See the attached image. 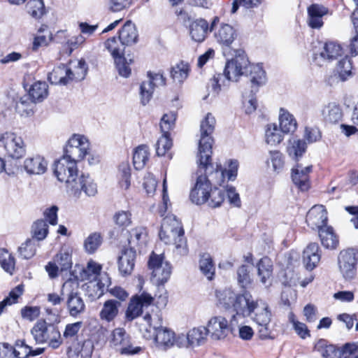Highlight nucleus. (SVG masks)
I'll return each mask as SVG.
<instances>
[{"label":"nucleus","mask_w":358,"mask_h":358,"mask_svg":"<svg viewBox=\"0 0 358 358\" xmlns=\"http://www.w3.org/2000/svg\"><path fill=\"white\" fill-rule=\"evenodd\" d=\"M343 110L341 106L334 102L324 105L321 110V116L326 123L337 124L343 118Z\"/></svg>","instance_id":"26"},{"label":"nucleus","mask_w":358,"mask_h":358,"mask_svg":"<svg viewBox=\"0 0 358 358\" xmlns=\"http://www.w3.org/2000/svg\"><path fill=\"white\" fill-rule=\"evenodd\" d=\"M248 73L250 78L251 92L256 93L259 87L266 82V72L262 65L250 64Z\"/></svg>","instance_id":"25"},{"label":"nucleus","mask_w":358,"mask_h":358,"mask_svg":"<svg viewBox=\"0 0 358 358\" xmlns=\"http://www.w3.org/2000/svg\"><path fill=\"white\" fill-rule=\"evenodd\" d=\"M26 8L29 14L34 18H41L45 13L43 0H29Z\"/></svg>","instance_id":"53"},{"label":"nucleus","mask_w":358,"mask_h":358,"mask_svg":"<svg viewBox=\"0 0 358 358\" xmlns=\"http://www.w3.org/2000/svg\"><path fill=\"white\" fill-rule=\"evenodd\" d=\"M113 220L118 227L126 228L132 223L131 213L129 210H119L113 215Z\"/></svg>","instance_id":"55"},{"label":"nucleus","mask_w":358,"mask_h":358,"mask_svg":"<svg viewBox=\"0 0 358 358\" xmlns=\"http://www.w3.org/2000/svg\"><path fill=\"white\" fill-rule=\"evenodd\" d=\"M68 190L75 195L83 192L89 196H93L97 193V186L89 175L81 174L68 187Z\"/></svg>","instance_id":"16"},{"label":"nucleus","mask_w":358,"mask_h":358,"mask_svg":"<svg viewBox=\"0 0 358 358\" xmlns=\"http://www.w3.org/2000/svg\"><path fill=\"white\" fill-rule=\"evenodd\" d=\"M54 174L60 182L66 183V188L78 177L77 164L73 160L62 157L53 165Z\"/></svg>","instance_id":"9"},{"label":"nucleus","mask_w":358,"mask_h":358,"mask_svg":"<svg viewBox=\"0 0 358 358\" xmlns=\"http://www.w3.org/2000/svg\"><path fill=\"white\" fill-rule=\"evenodd\" d=\"M120 306V302L116 300L110 299L106 301L99 314L101 319L107 322L113 320L118 314Z\"/></svg>","instance_id":"39"},{"label":"nucleus","mask_w":358,"mask_h":358,"mask_svg":"<svg viewBox=\"0 0 358 358\" xmlns=\"http://www.w3.org/2000/svg\"><path fill=\"white\" fill-rule=\"evenodd\" d=\"M321 254L317 243H310L303 252V262L306 269L312 271L320 261Z\"/></svg>","instance_id":"22"},{"label":"nucleus","mask_w":358,"mask_h":358,"mask_svg":"<svg viewBox=\"0 0 358 358\" xmlns=\"http://www.w3.org/2000/svg\"><path fill=\"white\" fill-rule=\"evenodd\" d=\"M189 29L192 39L201 43L205 40L209 27L206 20L199 18L192 21L189 24Z\"/></svg>","instance_id":"28"},{"label":"nucleus","mask_w":358,"mask_h":358,"mask_svg":"<svg viewBox=\"0 0 358 358\" xmlns=\"http://www.w3.org/2000/svg\"><path fill=\"white\" fill-rule=\"evenodd\" d=\"M328 13V8L322 5L314 3L308 8V25L313 29L323 26L322 17Z\"/></svg>","instance_id":"23"},{"label":"nucleus","mask_w":358,"mask_h":358,"mask_svg":"<svg viewBox=\"0 0 358 358\" xmlns=\"http://www.w3.org/2000/svg\"><path fill=\"white\" fill-rule=\"evenodd\" d=\"M172 141L169 134H162L156 143V152L158 156H164L171 149Z\"/></svg>","instance_id":"56"},{"label":"nucleus","mask_w":358,"mask_h":358,"mask_svg":"<svg viewBox=\"0 0 358 358\" xmlns=\"http://www.w3.org/2000/svg\"><path fill=\"white\" fill-rule=\"evenodd\" d=\"M15 259L8 251L0 248V265L4 271L12 274L15 268Z\"/></svg>","instance_id":"52"},{"label":"nucleus","mask_w":358,"mask_h":358,"mask_svg":"<svg viewBox=\"0 0 358 358\" xmlns=\"http://www.w3.org/2000/svg\"><path fill=\"white\" fill-rule=\"evenodd\" d=\"M206 329L213 339L221 340L228 335L229 327L227 320L219 315L210 319Z\"/></svg>","instance_id":"17"},{"label":"nucleus","mask_w":358,"mask_h":358,"mask_svg":"<svg viewBox=\"0 0 358 358\" xmlns=\"http://www.w3.org/2000/svg\"><path fill=\"white\" fill-rule=\"evenodd\" d=\"M68 77L70 82L83 80L87 72V65L85 59H81L76 62H71L67 66Z\"/></svg>","instance_id":"30"},{"label":"nucleus","mask_w":358,"mask_h":358,"mask_svg":"<svg viewBox=\"0 0 358 358\" xmlns=\"http://www.w3.org/2000/svg\"><path fill=\"white\" fill-rule=\"evenodd\" d=\"M249 66L250 62L244 52L238 51L235 57L226 63L224 73L214 76L210 80L213 93L217 94L220 92L222 85H224L225 79L236 82L241 76H248Z\"/></svg>","instance_id":"2"},{"label":"nucleus","mask_w":358,"mask_h":358,"mask_svg":"<svg viewBox=\"0 0 358 358\" xmlns=\"http://www.w3.org/2000/svg\"><path fill=\"white\" fill-rule=\"evenodd\" d=\"M90 143L86 137L74 134L68 141L62 157L73 160L77 164L88 154Z\"/></svg>","instance_id":"10"},{"label":"nucleus","mask_w":358,"mask_h":358,"mask_svg":"<svg viewBox=\"0 0 358 358\" xmlns=\"http://www.w3.org/2000/svg\"><path fill=\"white\" fill-rule=\"evenodd\" d=\"M153 301L154 297L145 291L132 296L126 312L127 318L129 320L136 318L143 313V309L152 304Z\"/></svg>","instance_id":"14"},{"label":"nucleus","mask_w":358,"mask_h":358,"mask_svg":"<svg viewBox=\"0 0 358 358\" xmlns=\"http://www.w3.org/2000/svg\"><path fill=\"white\" fill-rule=\"evenodd\" d=\"M214 37L222 48H230L237 37V32L232 26L223 24L215 31Z\"/></svg>","instance_id":"21"},{"label":"nucleus","mask_w":358,"mask_h":358,"mask_svg":"<svg viewBox=\"0 0 358 358\" xmlns=\"http://www.w3.org/2000/svg\"><path fill=\"white\" fill-rule=\"evenodd\" d=\"M36 241L34 239L28 238L18 248L20 256L24 259H31L36 254Z\"/></svg>","instance_id":"51"},{"label":"nucleus","mask_w":358,"mask_h":358,"mask_svg":"<svg viewBox=\"0 0 358 358\" xmlns=\"http://www.w3.org/2000/svg\"><path fill=\"white\" fill-rule=\"evenodd\" d=\"M307 144L304 140L293 136L288 141L287 152L294 160H298L306 152Z\"/></svg>","instance_id":"32"},{"label":"nucleus","mask_w":358,"mask_h":358,"mask_svg":"<svg viewBox=\"0 0 358 358\" xmlns=\"http://www.w3.org/2000/svg\"><path fill=\"white\" fill-rule=\"evenodd\" d=\"M138 32L134 24L127 21L119 31V40L125 47L131 45L138 41Z\"/></svg>","instance_id":"31"},{"label":"nucleus","mask_w":358,"mask_h":358,"mask_svg":"<svg viewBox=\"0 0 358 358\" xmlns=\"http://www.w3.org/2000/svg\"><path fill=\"white\" fill-rule=\"evenodd\" d=\"M176 120V115L174 113L164 114L159 124L162 133L169 134V131L174 127Z\"/></svg>","instance_id":"60"},{"label":"nucleus","mask_w":358,"mask_h":358,"mask_svg":"<svg viewBox=\"0 0 358 358\" xmlns=\"http://www.w3.org/2000/svg\"><path fill=\"white\" fill-rule=\"evenodd\" d=\"M101 266L100 264L90 260L88 262L86 267L83 268L80 272L79 278L82 281H95L98 279V276L101 275Z\"/></svg>","instance_id":"38"},{"label":"nucleus","mask_w":358,"mask_h":358,"mask_svg":"<svg viewBox=\"0 0 358 358\" xmlns=\"http://www.w3.org/2000/svg\"><path fill=\"white\" fill-rule=\"evenodd\" d=\"M110 345L121 355H133L139 353L142 348L133 346L130 336L122 328H117L113 331Z\"/></svg>","instance_id":"12"},{"label":"nucleus","mask_w":358,"mask_h":358,"mask_svg":"<svg viewBox=\"0 0 358 358\" xmlns=\"http://www.w3.org/2000/svg\"><path fill=\"white\" fill-rule=\"evenodd\" d=\"M36 101L29 96V95H24L16 101L15 108L18 113L21 115L29 116L33 114L34 103Z\"/></svg>","instance_id":"42"},{"label":"nucleus","mask_w":358,"mask_h":358,"mask_svg":"<svg viewBox=\"0 0 358 358\" xmlns=\"http://www.w3.org/2000/svg\"><path fill=\"white\" fill-rule=\"evenodd\" d=\"M338 69L339 71L340 76L343 77V79H345L344 77L345 76L351 74L352 66L351 60L348 56H345V58L338 62Z\"/></svg>","instance_id":"64"},{"label":"nucleus","mask_w":358,"mask_h":358,"mask_svg":"<svg viewBox=\"0 0 358 358\" xmlns=\"http://www.w3.org/2000/svg\"><path fill=\"white\" fill-rule=\"evenodd\" d=\"M106 48L110 52L113 58L124 56V46L115 36L108 38L105 43Z\"/></svg>","instance_id":"50"},{"label":"nucleus","mask_w":358,"mask_h":358,"mask_svg":"<svg viewBox=\"0 0 358 358\" xmlns=\"http://www.w3.org/2000/svg\"><path fill=\"white\" fill-rule=\"evenodd\" d=\"M270 159L272 163L274 171L280 172L284 166V159L282 154L277 150L270 151Z\"/></svg>","instance_id":"63"},{"label":"nucleus","mask_w":358,"mask_h":358,"mask_svg":"<svg viewBox=\"0 0 358 358\" xmlns=\"http://www.w3.org/2000/svg\"><path fill=\"white\" fill-rule=\"evenodd\" d=\"M219 303L225 308H233L238 315H248L251 310L252 295L248 292L236 294L231 289L216 291Z\"/></svg>","instance_id":"5"},{"label":"nucleus","mask_w":358,"mask_h":358,"mask_svg":"<svg viewBox=\"0 0 358 358\" xmlns=\"http://www.w3.org/2000/svg\"><path fill=\"white\" fill-rule=\"evenodd\" d=\"M199 268L208 280H212L215 275V266L209 254H203L199 260Z\"/></svg>","instance_id":"47"},{"label":"nucleus","mask_w":358,"mask_h":358,"mask_svg":"<svg viewBox=\"0 0 358 358\" xmlns=\"http://www.w3.org/2000/svg\"><path fill=\"white\" fill-rule=\"evenodd\" d=\"M279 121L280 128L284 134L293 133L297 128V122L294 116L283 108L280 110Z\"/></svg>","instance_id":"37"},{"label":"nucleus","mask_w":358,"mask_h":358,"mask_svg":"<svg viewBox=\"0 0 358 358\" xmlns=\"http://www.w3.org/2000/svg\"><path fill=\"white\" fill-rule=\"evenodd\" d=\"M281 129L275 124H269L265 133L266 142L272 145L279 144L283 139Z\"/></svg>","instance_id":"45"},{"label":"nucleus","mask_w":358,"mask_h":358,"mask_svg":"<svg viewBox=\"0 0 358 358\" xmlns=\"http://www.w3.org/2000/svg\"><path fill=\"white\" fill-rule=\"evenodd\" d=\"M216 120L215 117L208 113L201 120L200 124V138L199 141L198 155L200 170L208 168V162L211 160L212 145L213 138L212 134L215 130Z\"/></svg>","instance_id":"4"},{"label":"nucleus","mask_w":358,"mask_h":358,"mask_svg":"<svg viewBox=\"0 0 358 358\" xmlns=\"http://www.w3.org/2000/svg\"><path fill=\"white\" fill-rule=\"evenodd\" d=\"M343 50L340 44L329 41L324 43L322 50L320 52L319 56L327 61H332L337 59L342 56Z\"/></svg>","instance_id":"35"},{"label":"nucleus","mask_w":358,"mask_h":358,"mask_svg":"<svg viewBox=\"0 0 358 358\" xmlns=\"http://www.w3.org/2000/svg\"><path fill=\"white\" fill-rule=\"evenodd\" d=\"M0 146H2L8 157L20 159L26 154V144L22 137L12 131L0 134Z\"/></svg>","instance_id":"8"},{"label":"nucleus","mask_w":358,"mask_h":358,"mask_svg":"<svg viewBox=\"0 0 358 358\" xmlns=\"http://www.w3.org/2000/svg\"><path fill=\"white\" fill-rule=\"evenodd\" d=\"M149 158V150L146 145L138 146L133 155V163L136 169H142Z\"/></svg>","instance_id":"44"},{"label":"nucleus","mask_w":358,"mask_h":358,"mask_svg":"<svg viewBox=\"0 0 358 358\" xmlns=\"http://www.w3.org/2000/svg\"><path fill=\"white\" fill-rule=\"evenodd\" d=\"M307 224L313 229H320L327 227V211L322 205L313 206L306 215Z\"/></svg>","instance_id":"15"},{"label":"nucleus","mask_w":358,"mask_h":358,"mask_svg":"<svg viewBox=\"0 0 358 358\" xmlns=\"http://www.w3.org/2000/svg\"><path fill=\"white\" fill-rule=\"evenodd\" d=\"M128 238L129 248H134L145 244L147 238L148 231L143 227H136L129 231Z\"/></svg>","instance_id":"36"},{"label":"nucleus","mask_w":358,"mask_h":358,"mask_svg":"<svg viewBox=\"0 0 358 358\" xmlns=\"http://www.w3.org/2000/svg\"><path fill=\"white\" fill-rule=\"evenodd\" d=\"M322 245L327 249H335L338 245V238L332 227L327 226L318 231Z\"/></svg>","instance_id":"34"},{"label":"nucleus","mask_w":358,"mask_h":358,"mask_svg":"<svg viewBox=\"0 0 358 358\" xmlns=\"http://www.w3.org/2000/svg\"><path fill=\"white\" fill-rule=\"evenodd\" d=\"M252 304H251V310L248 315H241L243 317H251L257 324L269 325L271 314L268 310V305L265 303H258L252 296Z\"/></svg>","instance_id":"18"},{"label":"nucleus","mask_w":358,"mask_h":358,"mask_svg":"<svg viewBox=\"0 0 358 358\" xmlns=\"http://www.w3.org/2000/svg\"><path fill=\"white\" fill-rule=\"evenodd\" d=\"M48 85L45 82H36L31 86L29 95L34 101L41 102L48 96Z\"/></svg>","instance_id":"41"},{"label":"nucleus","mask_w":358,"mask_h":358,"mask_svg":"<svg viewBox=\"0 0 358 358\" xmlns=\"http://www.w3.org/2000/svg\"><path fill=\"white\" fill-rule=\"evenodd\" d=\"M189 72L188 64L180 62L171 68V76L175 83H182L188 77Z\"/></svg>","instance_id":"46"},{"label":"nucleus","mask_w":358,"mask_h":358,"mask_svg":"<svg viewBox=\"0 0 358 358\" xmlns=\"http://www.w3.org/2000/svg\"><path fill=\"white\" fill-rule=\"evenodd\" d=\"M48 234V224L43 220H38L34 222L31 227L32 238L37 241H42L46 238Z\"/></svg>","instance_id":"49"},{"label":"nucleus","mask_w":358,"mask_h":358,"mask_svg":"<svg viewBox=\"0 0 358 358\" xmlns=\"http://www.w3.org/2000/svg\"><path fill=\"white\" fill-rule=\"evenodd\" d=\"M191 348L203 345L208 335L205 327L193 328L187 332Z\"/></svg>","instance_id":"43"},{"label":"nucleus","mask_w":358,"mask_h":358,"mask_svg":"<svg viewBox=\"0 0 358 358\" xmlns=\"http://www.w3.org/2000/svg\"><path fill=\"white\" fill-rule=\"evenodd\" d=\"M66 308L71 317H76L85 310V304L77 292L71 291L67 296Z\"/></svg>","instance_id":"27"},{"label":"nucleus","mask_w":358,"mask_h":358,"mask_svg":"<svg viewBox=\"0 0 358 358\" xmlns=\"http://www.w3.org/2000/svg\"><path fill=\"white\" fill-rule=\"evenodd\" d=\"M113 59L119 74L125 78L129 77L131 74V69L124 56L116 57Z\"/></svg>","instance_id":"62"},{"label":"nucleus","mask_w":358,"mask_h":358,"mask_svg":"<svg viewBox=\"0 0 358 358\" xmlns=\"http://www.w3.org/2000/svg\"><path fill=\"white\" fill-rule=\"evenodd\" d=\"M160 239L166 244L173 243L178 254H187L186 240L184 238V230L180 222L173 215H166L162 220L159 233Z\"/></svg>","instance_id":"3"},{"label":"nucleus","mask_w":358,"mask_h":358,"mask_svg":"<svg viewBox=\"0 0 358 358\" xmlns=\"http://www.w3.org/2000/svg\"><path fill=\"white\" fill-rule=\"evenodd\" d=\"M257 275L262 284L270 282L273 275V265L271 259L267 257H262L257 264Z\"/></svg>","instance_id":"33"},{"label":"nucleus","mask_w":358,"mask_h":358,"mask_svg":"<svg viewBox=\"0 0 358 358\" xmlns=\"http://www.w3.org/2000/svg\"><path fill=\"white\" fill-rule=\"evenodd\" d=\"M31 334L36 344L48 343L49 347L57 349L62 343L58 328L43 320H38L34 325Z\"/></svg>","instance_id":"6"},{"label":"nucleus","mask_w":358,"mask_h":358,"mask_svg":"<svg viewBox=\"0 0 358 358\" xmlns=\"http://www.w3.org/2000/svg\"><path fill=\"white\" fill-rule=\"evenodd\" d=\"M166 78L160 73H147V80L140 85V98L143 105H146L152 99L155 87L164 86Z\"/></svg>","instance_id":"13"},{"label":"nucleus","mask_w":358,"mask_h":358,"mask_svg":"<svg viewBox=\"0 0 358 358\" xmlns=\"http://www.w3.org/2000/svg\"><path fill=\"white\" fill-rule=\"evenodd\" d=\"M237 280L238 285L243 288H245L251 283L252 280L248 266L242 265L238 268Z\"/></svg>","instance_id":"59"},{"label":"nucleus","mask_w":358,"mask_h":358,"mask_svg":"<svg viewBox=\"0 0 358 358\" xmlns=\"http://www.w3.org/2000/svg\"><path fill=\"white\" fill-rule=\"evenodd\" d=\"M48 79L52 84L67 85L69 83L67 66L62 64L53 69L48 75Z\"/></svg>","instance_id":"40"},{"label":"nucleus","mask_w":358,"mask_h":358,"mask_svg":"<svg viewBox=\"0 0 358 358\" xmlns=\"http://www.w3.org/2000/svg\"><path fill=\"white\" fill-rule=\"evenodd\" d=\"M148 268L152 271L151 280L157 285H164L171 274V266L165 260L163 255H157L154 252L150 255Z\"/></svg>","instance_id":"7"},{"label":"nucleus","mask_w":358,"mask_h":358,"mask_svg":"<svg viewBox=\"0 0 358 358\" xmlns=\"http://www.w3.org/2000/svg\"><path fill=\"white\" fill-rule=\"evenodd\" d=\"M136 256V252L134 248H124L122 250L117 263L119 271L122 275L131 273L135 265Z\"/></svg>","instance_id":"20"},{"label":"nucleus","mask_w":358,"mask_h":358,"mask_svg":"<svg viewBox=\"0 0 358 358\" xmlns=\"http://www.w3.org/2000/svg\"><path fill=\"white\" fill-rule=\"evenodd\" d=\"M197 164V176L194 186L189 193L190 201L196 205L207 203L211 208L220 206L224 201L225 191L216 187L212 188V182L215 185L222 186L225 178H227L228 180L234 181L237 177L238 162L230 159L227 162V169H223L221 165H217L215 171L210 160L208 162L209 166L206 169L200 170L199 158Z\"/></svg>","instance_id":"1"},{"label":"nucleus","mask_w":358,"mask_h":358,"mask_svg":"<svg viewBox=\"0 0 358 358\" xmlns=\"http://www.w3.org/2000/svg\"><path fill=\"white\" fill-rule=\"evenodd\" d=\"M62 271L71 268L72 265L71 257L67 250H61L53 259Z\"/></svg>","instance_id":"54"},{"label":"nucleus","mask_w":358,"mask_h":358,"mask_svg":"<svg viewBox=\"0 0 358 358\" xmlns=\"http://www.w3.org/2000/svg\"><path fill=\"white\" fill-rule=\"evenodd\" d=\"M312 168V166L303 167L298 164L292 169V181L301 191H307L310 187L309 173Z\"/></svg>","instance_id":"19"},{"label":"nucleus","mask_w":358,"mask_h":358,"mask_svg":"<svg viewBox=\"0 0 358 358\" xmlns=\"http://www.w3.org/2000/svg\"><path fill=\"white\" fill-rule=\"evenodd\" d=\"M83 325L82 322H76L66 325L64 331L63 333V337L65 339L73 340L76 336L79 331L80 330Z\"/></svg>","instance_id":"61"},{"label":"nucleus","mask_w":358,"mask_h":358,"mask_svg":"<svg viewBox=\"0 0 358 358\" xmlns=\"http://www.w3.org/2000/svg\"><path fill=\"white\" fill-rule=\"evenodd\" d=\"M358 250L355 248H348L340 252L338 256V264L343 276L346 280L352 279L357 271Z\"/></svg>","instance_id":"11"},{"label":"nucleus","mask_w":358,"mask_h":358,"mask_svg":"<svg viewBox=\"0 0 358 358\" xmlns=\"http://www.w3.org/2000/svg\"><path fill=\"white\" fill-rule=\"evenodd\" d=\"M102 241L101 235L99 233L90 234L85 241V248L88 253L94 252L100 246Z\"/></svg>","instance_id":"57"},{"label":"nucleus","mask_w":358,"mask_h":358,"mask_svg":"<svg viewBox=\"0 0 358 358\" xmlns=\"http://www.w3.org/2000/svg\"><path fill=\"white\" fill-rule=\"evenodd\" d=\"M152 335L156 345L161 350H166L174 345L175 333L166 327Z\"/></svg>","instance_id":"24"},{"label":"nucleus","mask_w":358,"mask_h":358,"mask_svg":"<svg viewBox=\"0 0 358 358\" xmlns=\"http://www.w3.org/2000/svg\"><path fill=\"white\" fill-rule=\"evenodd\" d=\"M340 352L339 358H358V342L345 344Z\"/></svg>","instance_id":"58"},{"label":"nucleus","mask_w":358,"mask_h":358,"mask_svg":"<svg viewBox=\"0 0 358 358\" xmlns=\"http://www.w3.org/2000/svg\"><path fill=\"white\" fill-rule=\"evenodd\" d=\"M46 160L40 155L27 157L24 162V168L29 174H43L47 169Z\"/></svg>","instance_id":"29"},{"label":"nucleus","mask_w":358,"mask_h":358,"mask_svg":"<svg viewBox=\"0 0 358 358\" xmlns=\"http://www.w3.org/2000/svg\"><path fill=\"white\" fill-rule=\"evenodd\" d=\"M143 320L148 326V328H146V331L148 333H152V334H154L156 331L164 327L162 325V315L159 314H146L143 317Z\"/></svg>","instance_id":"48"}]
</instances>
